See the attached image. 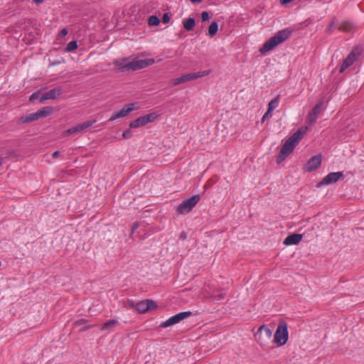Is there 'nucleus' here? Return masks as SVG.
Segmentation results:
<instances>
[{"instance_id": "obj_14", "label": "nucleus", "mask_w": 364, "mask_h": 364, "mask_svg": "<svg viewBox=\"0 0 364 364\" xmlns=\"http://www.w3.org/2000/svg\"><path fill=\"white\" fill-rule=\"evenodd\" d=\"M321 156L320 154L312 156L304 165V170L308 172H311L316 170L321 166Z\"/></svg>"}, {"instance_id": "obj_22", "label": "nucleus", "mask_w": 364, "mask_h": 364, "mask_svg": "<svg viewBox=\"0 0 364 364\" xmlns=\"http://www.w3.org/2000/svg\"><path fill=\"white\" fill-rule=\"evenodd\" d=\"M218 31V23L216 21H213L208 27V35L210 37H213Z\"/></svg>"}, {"instance_id": "obj_28", "label": "nucleus", "mask_w": 364, "mask_h": 364, "mask_svg": "<svg viewBox=\"0 0 364 364\" xmlns=\"http://www.w3.org/2000/svg\"><path fill=\"white\" fill-rule=\"evenodd\" d=\"M133 136V133L131 130L129 129H127V130H125L123 133H122V136L124 138V139H129L131 138L132 136Z\"/></svg>"}, {"instance_id": "obj_34", "label": "nucleus", "mask_w": 364, "mask_h": 364, "mask_svg": "<svg viewBox=\"0 0 364 364\" xmlns=\"http://www.w3.org/2000/svg\"><path fill=\"white\" fill-rule=\"evenodd\" d=\"M38 97H39V92H36L33 93L30 96L29 100L30 101H34L35 100L38 99Z\"/></svg>"}, {"instance_id": "obj_5", "label": "nucleus", "mask_w": 364, "mask_h": 364, "mask_svg": "<svg viewBox=\"0 0 364 364\" xmlns=\"http://www.w3.org/2000/svg\"><path fill=\"white\" fill-rule=\"evenodd\" d=\"M289 338L287 323L282 321L279 323L274 336V341L278 346L287 343Z\"/></svg>"}, {"instance_id": "obj_33", "label": "nucleus", "mask_w": 364, "mask_h": 364, "mask_svg": "<svg viewBox=\"0 0 364 364\" xmlns=\"http://www.w3.org/2000/svg\"><path fill=\"white\" fill-rule=\"evenodd\" d=\"M162 22L164 23H168L169 21H170V16L168 14L166 13L163 15L162 16V19H161Z\"/></svg>"}, {"instance_id": "obj_42", "label": "nucleus", "mask_w": 364, "mask_h": 364, "mask_svg": "<svg viewBox=\"0 0 364 364\" xmlns=\"http://www.w3.org/2000/svg\"><path fill=\"white\" fill-rule=\"evenodd\" d=\"M192 3H200L203 0H190Z\"/></svg>"}, {"instance_id": "obj_26", "label": "nucleus", "mask_w": 364, "mask_h": 364, "mask_svg": "<svg viewBox=\"0 0 364 364\" xmlns=\"http://www.w3.org/2000/svg\"><path fill=\"white\" fill-rule=\"evenodd\" d=\"M77 43L76 41H72L67 45L65 48V50L67 52H71L77 49Z\"/></svg>"}, {"instance_id": "obj_17", "label": "nucleus", "mask_w": 364, "mask_h": 364, "mask_svg": "<svg viewBox=\"0 0 364 364\" xmlns=\"http://www.w3.org/2000/svg\"><path fill=\"white\" fill-rule=\"evenodd\" d=\"M210 73V70L198 71L185 74L183 76V82L198 79L201 77L207 76Z\"/></svg>"}, {"instance_id": "obj_21", "label": "nucleus", "mask_w": 364, "mask_h": 364, "mask_svg": "<svg viewBox=\"0 0 364 364\" xmlns=\"http://www.w3.org/2000/svg\"><path fill=\"white\" fill-rule=\"evenodd\" d=\"M196 25V21L193 18L189 17L183 21V26L187 31H191L193 29Z\"/></svg>"}, {"instance_id": "obj_19", "label": "nucleus", "mask_w": 364, "mask_h": 364, "mask_svg": "<svg viewBox=\"0 0 364 364\" xmlns=\"http://www.w3.org/2000/svg\"><path fill=\"white\" fill-rule=\"evenodd\" d=\"M119 324V321L116 319H111L107 322H105L100 328L102 331H112L117 325Z\"/></svg>"}, {"instance_id": "obj_16", "label": "nucleus", "mask_w": 364, "mask_h": 364, "mask_svg": "<svg viewBox=\"0 0 364 364\" xmlns=\"http://www.w3.org/2000/svg\"><path fill=\"white\" fill-rule=\"evenodd\" d=\"M62 93V90L60 88H53L46 92L43 95H41L40 98V102H43L47 100H54L56 99L58 96L60 95Z\"/></svg>"}, {"instance_id": "obj_40", "label": "nucleus", "mask_w": 364, "mask_h": 364, "mask_svg": "<svg viewBox=\"0 0 364 364\" xmlns=\"http://www.w3.org/2000/svg\"><path fill=\"white\" fill-rule=\"evenodd\" d=\"M60 154V152L58 151H55L53 153L52 156L53 158H57Z\"/></svg>"}, {"instance_id": "obj_37", "label": "nucleus", "mask_w": 364, "mask_h": 364, "mask_svg": "<svg viewBox=\"0 0 364 364\" xmlns=\"http://www.w3.org/2000/svg\"><path fill=\"white\" fill-rule=\"evenodd\" d=\"M294 0H279V3L282 4V5H287L289 3H291V1H293Z\"/></svg>"}, {"instance_id": "obj_31", "label": "nucleus", "mask_w": 364, "mask_h": 364, "mask_svg": "<svg viewBox=\"0 0 364 364\" xmlns=\"http://www.w3.org/2000/svg\"><path fill=\"white\" fill-rule=\"evenodd\" d=\"M334 28H335V21H332L328 24V26L327 28L328 33H331L333 31Z\"/></svg>"}, {"instance_id": "obj_8", "label": "nucleus", "mask_w": 364, "mask_h": 364, "mask_svg": "<svg viewBox=\"0 0 364 364\" xmlns=\"http://www.w3.org/2000/svg\"><path fill=\"white\" fill-rule=\"evenodd\" d=\"M343 178L344 174L343 171L331 172L326 176L320 182H318L316 185V187L320 188L323 186L335 183L339 180Z\"/></svg>"}, {"instance_id": "obj_4", "label": "nucleus", "mask_w": 364, "mask_h": 364, "mask_svg": "<svg viewBox=\"0 0 364 364\" xmlns=\"http://www.w3.org/2000/svg\"><path fill=\"white\" fill-rule=\"evenodd\" d=\"M52 112L53 108L51 107H45L38 110L36 112L21 116V117L18 118V122L19 124L31 122L38 120L41 118L49 116L52 113Z\"/></svg>"}, {"instance_id": "obj_9", "label": "nucleus", "mask_w": 364, "mask_h": 364, "mask_svg": "<svg viewBox=\"0 0 364 364\" xmlns=\"http://www.w3.org/2000/svg\"><path fill=\"white\" fill-rule=\"evenodd\" d=\"M157 117L155 113L145 114L144 116L136 118L135 120L129 123L131 128H138L146 125L149 123L153 122Z\"/></svg>"}, {"instance_id": "obj_11", "label": "nucleus", "mask_w": 364, "mask_h": 364, "mask_svg": "<svg viewBox=\"0 0 364 364\" xmlns=\"http://www.w3.org/2000/svg\"><path fill=\"white\" fill-rule=\"evenodd\" d=\"M157 307L155 301L151 299H146L136 303L135 308L141 314L146 313L149 310H151Z\"/></svg>"}, {"instance_id": "obj_12", "label": "nucleus", "mask_w": 364, "mask_h": 364, "mask_svg": "<svg viewBox=\"0 0 364 364\" xmlns=\"http://www.w3.org/2000/svg\"><path fill=\"white\" fill-rule=\"evenodd\" d=\"M135 109V104L132 103L125 105L122 109L118 112H114L109 117V121L112 122L118 118L124 117L128 115L131 112Z\"/></svg>"}, {"instance_id": "obj_25", "label": "nucleus", "mask_w": 364, "mask_h": 364, "mask_svg": "<svg viewBox=\"0 0 364 364\" xmlns=\"http://www.w3.org/2000/svg\"><path fill=\"white\" fill-rule=\"evenodd\" d=\"M323 104V102L322 100L318 102L317 104L313 107L311 112L318 116L321 112Z\"/></svg>"}, {"instance_id": "obj_39", "label": "nucleus", "mask_w": 364, "mask_h": 364, "mask_svg": "<svg viewBox=\"0 0 364 364\" xmlns=\"http://www.w3.org/2000/svg\"><path fill=\"white\" fill-rule=\"evenodd\" d=\"M67 33H68V31L65 28L62 29L60 33V36H66Z\"/></svg>"}, {"instance_id": "obj_6", "label": "nucleus", "mask_w": 364, "mask_h": 364, "mask_svg": "<svg viewBox=\"0 0 364 364\" xmlns=\"http://www.w3.org/2000/svg\"><path fill=\"white\" fill-rule=\"evenodd\" d=\"M200 195H194L191 198L183 200L177 207V212L179 214H186L189 213L200 201Z\"/></svg>"}, {"instance_id": "obj_3", "label": "nucleus", "mask_w": 364, "mask_h": 364, "mask_svg": "<svg viewBox=\"0 0 364 364\" xmlns=\"http://www.w3.org/2000/svg\"><path fill=\"white\" fill-rule=\"evenodd\" d=\"M292 33V30L290 28H285L279 31L275 35L267 40L262 47L259 49L261 53L264 54L278 45L282 43L289 39Z\"/></svg>"}, {"instance_id": "obj_23", "label": "nucleus", "mask_w": 364, "mask_h": 364, "mask_svg": "<svg viewBox=\"0 0 364 364\" xmlns=\"http://www.w3.org/2000/svg\"><path fill=\"white\" fill-rule=\"evenodd\" d=\"M279 97H280V95H278L273 100H272L268 104L267 109L272 112L275 108H277L279 104Z\"/></svg>"}, {"instance_id": "obj_18", "label": "nucleus", "mask_w": 364, "mask_h": 364, "mask_svg": "<svg viewBox=\"0 0 364 364\" xmlns=\"http://www.w3.org/2000/svg\"><path fill=\"white\" fill-rule=\"evenodd\" d=\"M302 240V235L301 234H291L287 236L284 240V245H297Z\"/></svg>"}, {"instance_id": "obj_13", "label": "nucleus", "mask_w": 364, "mask_h": 364, "mask_svg": "<svg viewBox=\"0 0 364 364\" xmlns=\"http://www.w3.org/2000/svg\"><path fill=\"white\" fill-rule=\"evenodd\" d=\"M97 122L96 119H92L89 121L84 122L83 123L79 124L75 127H72L70 129L65 131V134H73L77 132H82L86 129L92 127Z\"/></svg>"}, {"instance_id": "obj_27", "label": "nucleus", "mask_w": 364, "mask_h": 364, "mask_svg": "<svg viewBox=\"0 0 364 364\" xmlns=\"http://www.w3.org/2000/svg\"><path fill=\"white\" fill-rule=\"evenodd\" d=\"M317 118H318V116H316V114H314L311 112L308 114L309 123L311 124H314L316 122Z\"/></svg>"}, {"instance_id": "obj_29", "label": "nucleus", "mask_w": 364, "mask_h": 364, "mask_svg": "<svg viewBox=\"0 0 364 364\" xmlns=\"http://www.w3.org/2000/svg\"><path fill=\"white\" fill-rule=\"evenodd\" d=\"M201 18L203 21H208L210 18L209 13L205 11H203L201 14Z\"/></svg>"}, {"instance_id": "obj_38", "label": "nucleus", "mask_w": 364, "mask_h": 364, "mask_svg": "<svg viewBox=\"0 0 364 364\" xmlns=\"http://www.w3.org/2000/svg\"><path fill=\"white\" fill-rule=\"evenodd\" d=\"M179 238L181 240H184L187 238V233L186 232H182L180 235V237Z\"/></svg>"}, {"instance_id": "obj_2", "label": "nucleus", "mask_w": 364, "mask_h": 364, "mask_svg": "<svg viewBox=\"0 0 364 364\" xmlns=\"http://www.w3.org/2000/svg\"><path fill=\"white\" fill-rule=\"evenodd\" d=\"M128 58H123L120 60H115L113 64L119 66L120 72L124 71H135L137 70L145 68L155 63L154 58H148L143 60H133L131 62H127Z\"/></svg>"}, {"instance_id": "obj_15", "label": "nucleus", "mask_w": 364, "mask_h": 364, "mask_svg": "<svg viewBox=\"0 0 364 364\" xmlns=\"http://www.w3.org/2000/svg\"><path fill=\"white\" fill-rule=\"evenodd\" d=\"M359 53H356L355 50H352L347 58L343 60V63L340 67L339 72L343 73L348 68L351 66L358 59Z\"/></svg>"}, {"instance_id": "obj_10", "label": "nucleus", "mask_w": 364, "mask_h": 364, "mask_svg": "<svg viewBox=\"0 0 364 364\" xmlns=\"http://www.w3.org/2000/svg\"><path fill=\"white\" fill-rule=\"evenodd\" d=\"M191 314H192L191 311L180 312V313L168 318L165 321L162 322L160 324V326L162 328H166V327L171 326L172 325H174V324L178 323L181 320L188 317Z\"/></svg>"}, {"instance_id": "obj_24", "label": "nucleus", "mask_w": 364, "mask_h": 364, "mask_svg": "<svg viewBox=\"0 0 364 364\" xmlns=\"http://www.w3.org/2000/svg\"><path fill=\"white\" fill-rule=\"evenodd\" d=\"M160 23V20L157 16L152 15L148 19V24L150 26H158Z\"/></svg>"}, {"instance_id": "obj_1", "label": "nucleus", "mask_w": 364, "mask_h": 364, "mask_svg": "<svg viewBox=\"0 0 364 364\" xmlns=\"http://www.w3.org/2000/svg\"><path fill=\"white\" fill-rule=\"evenodd\" d=\"M307 129V127L299 129L284 142L277 156V164H280L294 151L296 145L303 138Z\"/></svg>"}, {"instance_id": "obj_32", "label": "nucleus", "mask_w": 364, "mask_h": 364, "mask_svg": "<svg viewBox=\"0 0 364 364\" xmlns=\"http://www.w3.org/2000/svg\"><path fill=\"white\" fill-rule=\"evenodd\" d=\"M183 82V76H181V77H177V78L173 80V85H178L181 84Z\"/></svg>"}, {"instance_id": "obj_43", "label": "nucleus", "mask_w": 364, "mask_h": 364, "mask_svg": "<svg viewBox=\"0 0 364 364\" xmlns=\"http://www.w3.org/2000/svg\"><path fill=\"white\" fill-rule=\"evenodd\" d=\"M2 165V159L0 157V166Z\"/></svg>"}, {"instance_id": "obj_44", "label": "nucleus", "mask_w": 364, "mask_h": 364, "mask_svg": "<svg viewBox=\"0 0 364 364\" xmlns=\"http://www.w3.org/2000/svg\"><path fill=\"white\" fill-rule=\"evenodd\" d=\"M339 29H340L341 31H344V30H345V29H344L343 28H342L341 26H340V27H339Z\"/></svg>"}, {"instance_id": "obj_41", "label": "nucleus", "mask_w": 364, "mask_h": 364, "mask_svg": "<svg viewBox=\"0 0 364 364\" xmlns=\"http://www.w3.org/2000/svg\"><path fill=\"white\" fill-rule=\"evenodd\" d=\"M44 0H33V2L36 4H40L41 3L43 2Z\"/></svg>"}, {"instance_id": "obj_36", "label": "nucleus", "mask_w": 364, "mask_h": 364, "mask_svg": "<svg viewBox=\"0 0 364 364\" xmlns=\"http://www.w3.org/2000/svg\"><path fill=\"white\" fill-rule=\"evenodd\" d=\"M139 223H134L132 227V234L134 233V232L139 228Z\"/></svg>"}, {"instance_id": "obj_7", "label": "nucleus", "mask_w": 364, "mask_h": 364, "mask_svg": "<svg viewBox=\"0 0 364 364\" xmlns=\"http://www.w3.org/2000/svg\"><path fill=\"white\" fill-rule=\"evenodd\" d=\"M272 333V331L268 326L262 325L258 328L255 338L262 346H266L271 341Z\"/></svg>"}, {"instance_id": "obj_30", "label": "nucleus", "mask_w": 364, "mask_h": 364, "mask_svg": "<svg viewBox=\"0 0 364 364\" xmlns=\"http://www.w3.org/2000/svg\"><path fill=\"white\" fill-rule=\"evenodd\" d=\"M272 112L267 109L262 118V122H264V120L266 119L270 118V117H272Z\"/></svg>"}, {"instance_id": "obj_35", "label": "nucleus", "mask_w": 364, "mask_h": 364, "mask_svg": "<svg viewBox=\"0 0 364 364\" xmlns=\"http://www.w3.org/2000/svg\"><path fill=\"white\" fill-rule=\"evenodd\" d=\"M225 296V294H223V293H221V294H215V298L217 299V300H220V299H224Z\"/></svg>"}, {"instance_id": "obj_20", "label": "nucleus", "mask_w": 364, "mask_h": 364, "mask_svg": "<svg viewBox=\"0 0 364 364\" xmlns=\"http://www.w3.org/2000/svg\"><path fill=\"white\" fill-rule=\"evenodd\" d=\"M87 323V320H86L85 318H80L73 323V327L74 328L80 327V331H82L87 330L94 326L92 325H88Z\"/></svg>"}]
</instances>
